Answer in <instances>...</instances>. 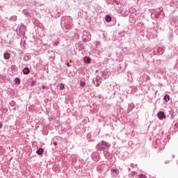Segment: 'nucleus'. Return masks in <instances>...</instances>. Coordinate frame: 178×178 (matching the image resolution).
Segmentation results:
<instances>
[{
    "mask_svg": "<svg viewBox=\"0 0 178 178\" xmlns=\"http://www.w3.org/2000/svg\"><path fill=\"white\" fill-rule=\"evenodd\" d=\"M54 145H56V143H54Z\"/></svg>",
    "mask_w": 178,
    "mask_h": 178,
    "instance_id": "obj_17",
    "label": "nucleus"
},
{
    "mask_svg": "<svg viewBox=\"0 0 178 178\" xmlns=\"http://www.w3.org/2000/svg\"><path fill=\"white\" fill-rule=\"evenodd\" d=\"M67 66H68V67H70V66H72V65H70V63H67Z\"/></svg>",
    "mask_w": 178,
    "mask_h": 178,
    "instance_id": "obj_14",
    "label": "nucleus"
},
{
    "mask_svg": "<svg viewBox=\"0 0 178 178\" xmlns=\"http://www.w3.org/2000/svg\"><path fill=\"white\" fill-rule=\"evenodd\" d=\"M46 87H47L46 86H44V85L42 86V88H46Z\"/></svg>",
    "mask_w": 178,
    "mask_h": 178,
    "instance_id": "obj_16",
    "label": "nucleus"
},
{
    "mask_svg": "<svg viewBox=\"0 0 178 178\" xmlns=\"http://www.w3.org/2000/svg\"><path fill=\"white\" fill-rule=\"evenodd\" d=\"M113 172H116V170H114Z\"/></svg>",
    "mask_w": 178,
    "mask_h": 178,
    "instance_id": "obj_18",
    "label": "nucleus"
},
{
    "mask_svg": "<svg viewBox=\"0 0 178 178\" xmlns=\"http://www.w3.org/2000/svg\"><path fill=\"white\" fill-rule=\"evenodd\" d=\"M24 74H29L30 73V70L29 68H24L23 70Z\"/></svg>",
    "mask_w": 178,
    "mask_h": 178,
    "instance_id": "obj_8",
    "label": "nucleus"
},
{
    "mask_svg": "<svg viewBox=\"0 0 178 178\" xmlns=\"http://www.w3.org/2000/svg\"><path fill=\"white\" fill-rule=\"evenodd\" d=\"M110 146L109 143L104 140L98 144V147L100 149H106V148H109Z\"/></svg>",
    "mask_w": 178,
    "mask_h": 178,
    "instance_id": "obj_1",
    "label": "nucleus"
},
{
    "mask_svg": "<svg viewBox=\"0 0 178 178\" xmlns=\"http://www.w3.org/2000/svg\"><path fill=\"white\" fill-rule=\"evenodd\" d=\"M35 84V81H33L31 82V86L33 87V86H34Z\"/></svg>",
    "mask_w": 178,
    "mask_h": 178,
    "instance_id": "obj_13",
    "label": "nucleus"
},
{
    "mask_svg": "<svg viewBox=\"0 0 178 178\" xmlns=\"http://www.w3.org/2000/svg\"><path fill=\"white\" fill-rule=\"evenodd\" d=\"M164 101H165V102H169V101H170V96H169V95H165L164 97Z\"/></svg>",
    "mask_w": 178,
    "mask_h": 178,
    "instance_id": "obj_5",
    "label": "nucleus"
},
{
    "mask_svg": "<svg viewBox=\"0 0 178 178\" xmlns=\"http://www.w3.org/2000/svg\"><path fill=\"white\" fill-rule=\"evenodd\" d=\"M106 22H107V23L112 22V17L109 15L106 16Z\"/></svg>",
    "mask_w": 178,
    "mask_h": 178,
    "instance_id": "obj_6",
    "label": "nucleus"
},
{
    "mask_svg": "<svg viewBox=\"0 0 178 178\" xmlns=\"http://www.w3.org/2000/svg\"><path fill=\"white\" fill-rule=\"evenodd\" d=\"M139 178H147V176H145V175H140Z\"/></svg>",
    "mask_w": 178,
    "mask_h": 178,
    "instance_id": "obj_12",
    "label": "nucleus"
},
{
    "mask_svg": "<svg viewBox=\"0 0 178 178\" xmlns=\"http://www.w3.org/2000/svg\"><path fill=\"white\" fill-rule=\"evenodd\" d=\"M80 84H81V87H86V82L81 81Z\"/></svg>",
    "mask_w": 178,
    "mask_h": 178,
    "instance_id": "obj_11",
    "label": "nucleus"
},
{
    "mask_svg": "<svg viewBox=\"0 0 178 178\" xmlns=\"http://www.w3.org/2000/svg\"><path fill=\"white\" fill-rule=\"evenodd\" d=\"M83 60L85 63H90L91 62V58H90V57H85Z\"/></svg>",
    "mask_w": 178,
    "mask_h": 178,
    "instance_id": "obj_4",
    "label": "nucleus"
},
{
    "mask_svg": "<svg viewBox=\"0 0 178 178\" xmlns=\"http://www.w3.org/2000/svg\"><path fill=\"white\" fill-rule=\"evenodd\" d=\"M58 87H59L60 90H63V88H65V84H63V83H60V84L58 85Z\"/></svg>",
    "mask_w": 178,
    "mask_h": 178,
    "instance_id": "obj_10",
    "label": "nucleus"
},
{
    "mask_svg": "<svg viewBox=\"0 0 178 178\" xmlns=\"http://www.w3.org/2000/svg\"><path fill=\"white\" fill-rule=\"evenodd\" d=\"M158 118L160 119V120H162V119H165V118H166V115H165V113L161 111L158 113Z\"/></svg>",
    "mask_w": 178,
    "mask_h": 178,
    "instance_id": "obj_2",
    "label": "nucleus"
},
{
    "mask_svg": "<svg viewBox=\"0 0 178 178\" xmlns=\"http://www.w3.org/2000/svg\"><path fill=\"white\" fill-rule=\"evenodd\" d=\"M15 84H20V79L15 78Z\"/></svg>",
    "mask_w": 178,
    "mask_h": 178,
    "instance_id": "obj_9",
    "label": "nucleus"
},
{
    "mask_svg": "<svg viewBox=\"0 0 178 178\" xmlns=\"http://www.w3.org/2000/svg\"><path fill=\"white\" fill-rule=\"evenodd\" d=\"M2 123L0 122V129H2Z\"/></svg>",
    "mask_w": 178,
    "mask_h": 178,
    "instance_id": "obj_15",
    "label": "nucleus"
},
{
    "mask_svg": "<svg viewBox=\"0 0 178 178\" xmlns=\"http://www.w3.org/2000/svg\"><path fill=\"white\" fill-rule=\"evenodd\" d=\"M36 154H38V155H42V154H44V149L40 148L37 150Z\"/></svg>",
    "mask_w": 178,
    "mask_h": 178,
    "instance_id": "obj_3",
    "label": "nucleus"
},
{
    "mask_svg": "<svg viewBox=\"0 0 178 178\" xmlns=\"http://www.w3.org/2000/svg\"><path fill=\"white\" fill-rule=\"evenodd\" d=\"M10 54L8 52L4 54V59H10Z\"/></svg>",
    "mask_w": 178,
    "mask_h": 178,
    "instance_id": "obj_7",
    "label": "nucleus"
}]
</instances>
